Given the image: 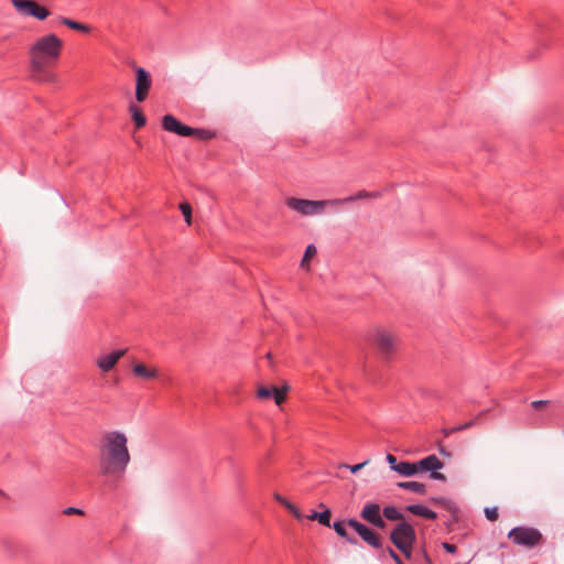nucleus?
Returning a JSON list of instances; mask_svg holds the SVG:
<instances>
[{
  "instance_id": "dca6fc26",
  "label": "nucleus",
  "mask_w": 564,
  "mask_h": 564,
  "mask_svg": "<svg viewBox=\"0 0 564 564\" xmlns=\"http://www.w3.org/2000/svg\"><path fill=\"white\" fill-rule=\"evenodd\" d=\"M378 196H379L378 192L359 191L357 194L345 197V198L330 199V204L332 205H341V204L351 203V202H355L358 199L375 198Z\"/></svg>"
},
{
  "instance_id": "20e7f679",
  "label": "nucleus",
  "mask_w": 564,
  "mask_h": 564,
  "mask_svg": "<svg viewBox=\"0 0 564 564\" xmlns=\"http://www.w3.org/2000/svg\"><path fill=\"white\" fill-rule=\"evenodd\" d=\"M415 539L413 528L406 523H399L390 533V541L409 558L411 555L412 544Z\"/></svg>"
},
{
  "instance_id": "a878e982",
  "label": "nucleus",
  "mask_w": 564,
  "mask_h": 564,
  "mask_svg": "<svg viewBox=\"0 0 564 564\" xmlns=\"http://www.w3.org/2000/svg\"><path fill=\"white\" fill-rule=\"evenodd\" d=\"M367 464V462H362L360 464H356V465H347V464H341L339 466V468H346V469H349L352 474H356L357 471H359L365 465Z\"/></svg>"
},
{
  "instance_id": "7ed1b4c3",
  "label": "nucleus",
  "mask_w": 564,
  "mask_h": 564,
  "mask_svg": "<svg viewBox=\"0 0 564 564\" xmlns=\"http://www.w3.org/2000/svg\"><path fill=\"white\" fill-rule=\"evenodd\" d=\"M162 128L165 131L173 132L181 137H194L198 140H209L215 133L207 129L192 128L182 123L172 115H165L162 118Z\"/></svg>"
},
{
  "instance_id": "4468645a",
  "label": "nucleus",
  "mask_w": 564,
  "mask_h": 564,
  "mask_svg": "<svg viewBox=\"0 0 564 564\" xmlns=\"http://www.w3.org/2000/svg\"><path fill=\"white\" fill-rule=\"evenodd\" d=\"M257 397L259 399H270L272 398L275 404L280 405L285 400V389H280L276 387H260L257 390Z\"/></svg>"
},
{
  "instance_id": "393cba45",
  "label": "nucleus",
  "mask_w": 564,
  "mask_h": 564,
  "mask_svg": "<svg viewBox=\"0 0 564 564\" xmlns=\"http://www.w3.org/2000/svg\"><path fill=\"white\" fill-rule=\"evenodd\" d=\"M317 521L321 524L325 525V527H330V511H329V509H325L324 511L318 512Z\"/></svg>"
},
{
  "instance_id": "4be33fe9",
  "label": "nucleus",
  "mask_w": 564,
  "mask_h": 564,
  "mask_svg": "<svg viewBox=\"0 0 564 564\" xmlns=\"http://www.w3.org/2000/svg\"><path fill=\"white\" fill-rule=\"evenodd\" d=\"M346 527H348V524L345 521H336L333 524L335 532L339 536L345 538L350 543H356V540L354 538L348 536Z\"/></svg>"
},
{
  "instance_id": "7c9ffc66",
  "label": "nucleus",
  "mask_w": 564,
  "mask_h": 564,
  "mask_svg": "<svg viewBox=\"0 0 564 564\" xmlns=\"http://www.w3.org/2000/svg\"><path fill=\"white\" fill-rule=\"evenodd\" d=\"M547 403H549V401L539 400V401H533L531 403V405H532V408L540 410V409H543Z\"/></svg>"
},
{
  "instance_id": "2f4dec72",
  "label": "nucleus",
  "mask_w": 564,
  "mask_h": 564,
  "mask_svg": "<svg viewBox=\"0 0 564 564\" xmlns=\"http://www.w3.org/2000/svg\"><path fill=\"white\" fill-rule=\"evenodd\" d=\"M443 547L448 552V553H455L457 551V547L454 545V544H451V543H443Z\"/></svg>"
},
{
  "instance_id": "5701e85b",
  "label": "nucleus",
  "mask_w": 564,
  "mask_h": 564,
  "mask_svg": "<svg viewBox=\"0 0 564 564\" xmlns=\"http://www.w3.org/2000/svg\"><path fill=\"white\" fill-rule=\"evenodd\" d=\"M317 253L316 247L311 243L306 247L304 256L301 261V268L308 269V261Z\"/></svg>"
},
{
  "instance_id": "a211bd4d",
  "label": "nucleus",
  "mask_w": 564,
  "mask_h": 564,
  "mask_svg": "<svg viewBox=\"0 0 564 564\" xmlns=\"http://www.w3.org/2000/svg\"><path fill=\"white\" fill-rule=\"evenodd\" d=\"M408 510L410 512H412L413 514L421 516L426 519H431V520L436 519V513L433 510H431L422 505L409 506Z\"/></svg>"
},
{
  "instance_id": "f704fd0d",
  "label": "nucleus",
  "mask_w": 564,
  "mask_h": 564,
  "mask_svg": "<svg viewBox=\"0 0 564 564\" xmlns=\"http://www.w3.org/2000/svg\"><path fill=\"white\" fill-rule=\"evenodd\" d=\"M388 513H390V510H388V506L383 507L382 510H381L382 519L383 518L388 519Z\"/></svg>"
},
{
  "instance_id": "f03ea898",
  "label": "nucleus",
  "mask_w": 564,
  "mask_h": 564,
  "mask_svg": "<svg viewBox=\"0 0 564 564\" xmlns=\"http://www.w3.org/2000/svg\"><path fill=\"white\" fill-rule=\"evenodd\" d=\"M63 50V41L55 34L39 37L30 47L31 69L34 74L44 72L57 63Z\"/></svg>"
},
{
  "instance_id": "423d86ee",
  "label": "nucleus",
  "mask_w": 564,
  "mask_h": 564,
  "mask_svg": "<svg viewBox=\"0 0 564 564\" xmlns=\"http://www.w3.org/2000/svg\"><path fill=\"white\" fill-rule=\"evenodd\" d=\"M508 538L516 544L532 547L541 542L542 534L533 528L518 527L509 532Z\"/></svg>"
},
{
  "instance_id": "9d476101",
  "label": "nucleus",
  "mask_w": 564,
  "mask_h": 564,
  "mask_svg": "<svg viewBox=\"0 0 564 564\" xmlns=\"http://www.w3.org/2000/svg\"><path fill=\"white\" fill-rule=\"evenodd\" d=\"M444 464L438 459L436 455H430L416 463L417 473L420 470L432 471L431 478L435 480H445L446 477L444 474L438 473V469H442Z\"/></svg>"
},
{
  "instance_id": "f257e3e1",
  "label": "nucleus",
  "mask_w": 564,
  "mask_h": 564,
  "mask_svg": "<svg viewBox=\"0 0 564 564\" xmlns=\"http://www.w3.org/2000/svg\"><path fill=\"white\" fill-rule=\"evenodd\" d=\"M127 436L119 431L107 432L100 445L99 466L104 476L123 475L130 463Z\"/></svg>"
},
{
  "instance_id": "c756f323",
  "label": "nucleus",
  "mask_w": 564,
  "mask_h": 564,
  "mask_svg": "<svg viewBox=\"0 0 564 564\" xmlns=\"http://www.w3.org/2000/svg\"><path fill=\"white\" fill-rule=\"evenodd\" d=\"M475 424L474 421H469L467 423H465L464 425H460V426H456V427H453L451 430L452 433L454 432H459V431H463V430H466V429H469L470 426H473Z\"/></svg>"
},
{
  "instance_id": "6e6552de",
  "label": "nucleus",
  "mask_w": 564,
  "mask_h": 564,
  "mask_svg": "<svg viewBox=\"0 0 564 564\" xmlns=\"http://www.w3.org/2000/svg\"><path fill=\"white\" fill-rule=\"evenodd\" d=\"M135 99L139 102L144 101L152 86L151 74L143 67H135Z\"/></svg>"
},
{
  "instance_id": "0eeeda50",
  "label": "nucleus",
  "mask_w": 564,
  "mask_h": 564,
  "mask_svg": "<svg viewBox=\"0 0 564 564\" xmlns=\"http://www.w3.org/2000/svg\"><path fill=\"white\" fill-rule=\"evenodd\" d=\"M15 10L23 17H33L37 20H45L50 11L33 0H11Z\"/></svg>"
},
{
  "instance_id": "c9c22d12",
  "label": "nucleus",
  "mask_w": 564,
  "mask_h": 564,
  "mask_svg": "<svg viewBox=\"0 0 564 564\" xmlns=\"http://www.w3.org/2000/svg\"><path fill=\"white\" fill-rule=\"evenodd\" d=\"M317 514H318V512L313 511V512H312V514H310L307 518H308L310 520H317Z\"/></svg>"
},
{
  "instance_id": "bb28decb",
  "label": "nucleus",
  "mask_w": 564,
  "mask_h": 564,
  "mask_svg": "<svg viewBox=\"0 0 564 564\" xmlns=\"http://www.w3.org/2000/svg\"><path fill=\"white\" fill-rule=\"evenodd\" d=\"M377 341L382 351L388 350V336L384 333L379 334Z\"/></svg>"
},
{
  "instance_id": "c85d7f7f",
  "label": "nucleus",
  "mask_w": 564,
  "mask_h": 564,
  "mask_svg": "<svg viewBox=\"0 0 564 564\" xmlns=\"http://www.w3.org/2000/svg\"><path fill=\"white\" fill-rule=\"evenodd\" d=\"M64 514H83V510L82 509H78V508H75V507H68L66 509H64L63 511Z\"/></svg>"
},
{
  "instance_id": "f3484780",
  "label": "nucleus",
  "mask_w": 564,
  "mask_h": 564,
  "mask_svg": "<svg viewBox=\"0 0 564 564\" xmlns=\"http://www.w3.org/2000/svg\"><path fill=\"white\" fill-rule=\"evenodd\" d=\"M58 22L72 30L82 32V33H89L91 31V28L88 24H84L80 22H77L75 20H72L69 18L59 17Z\"/></svg>"
},
{
  "instance_id": "72a5a7b5",
  "label": "nucleus",
  "mask_w": 564,
  "mask_h": 564,
  "mask_svg": "<svg viewBox=\"0 0 564 564\" xmlns=\"http://www.w3.org/2000/svg\"><path fill=\"white\" fill-rule=\"evenodd\" d=\"M390 557L395 561L397 564H402L400 557L390 550Z\"/></svg>"
},
{
  "instance_id": "cd10ccee",
  "label": "nucleus",
  "mask_w": 564,
  "mask_h": 564,
  "mask_svg": "<svg viewBox=\"0 0 564 564\" xmlns=\"http://www.w3.org/2000/svg\"><path fill=\"white\" fill-rule=\"evenodd\" d=\"M485 514L489 521H496L498 519V509L497 508H486Z\"/></svg>"
},
{
  "instance_id": "473e14b6",
  "label": "nucleus",
  "mask_w": 564,
  "mask_h": 564,
  "mask_svg": "<svg viewBox=\"0 0 564 564\" xmlns=\"http://www.w3.org/2000/svg\"><path fill=\"white\" fill-rule=\"evenodd\" d=\"M389 517L390 520H395L400 518L399 512L394 508H390Z\"/></svg>"
},
{
  "instance_id": "2eb2a0df",
  "label": "nucleus",
  "mask_w": 564,
  "mask_h": 564,
  "mask_svg": "<svg viewBox=\"0 0 564 564\" xmlns=\"http://www.w3.org/2000/svg\"><path fill=\"white\" fill-rule=\"evenodd\" d=\"M132 372L135 377L150 380L159 377V371L156 368H149L144 364H135L132 367Z\"/></svg>"
},
{
  "instance_id": "6ab92c4d",
  "label": "nucleus",
  "mask_w": 564,
  "mask_h": 564,
  "mask_svg": "<svg viewBox=\"0 0 564 564\" xmlns=\"http://www.w3.org/2000/svg\"><path fill=\"white\" fill-rule=\"evenodd\" d=\"M129 110L132 115V119L135 123L137 129L143 128L147 123V118L143 115V112L140 110V108L137 107L135 105H130Z\"/></svg>"
},
{
  "instance_id": "412c9836",
  "label": "nucleus",
  "mask_w": 564,
  "mask_h": 564,
  "mask_svg": "<svg viewBox=\"0 0 564 564\" xmlns=\"http://www.w3.org/2000/svg\"><path fill=\"white\" fill-rule=\"evenodd\" d=\"M274 498L278 502H280L282 506H284L296 519L300 520L302 518L301 511L295 505H293L292 502H290L288 499H285L284 497H282L279 494H275Z\"/></svg>"
},
{
  "instance_id": "aec40b11",
  "label": "nucleus",
  "mask_w": 564,
  "mask_h": 564,
  "mask_svg": "<svg viewBox=\"0 0 564 564\" xmlns=\"http://www.w3.org/2000/svg\"><path fill=\"white\" fill-rule=\"evenodd\" d=\"M397 486L399 488H403L406 490H411L415 494L423 495L425 494V485L417 481H399L397 482Z\"/></svg>"
},
{
  "instance_id": "ddd939ff",
  "label": "nucleus",
  "mask_w": 564,
  "mask_h": 564,
  "mask_svg": "<svg viewBox=\"0 0 564 564\" xmlns=\"http://www.w3.org/2000/svg\"><path fill=\"white\" fill-rule=\"evenodd\" d=\"M390 469L398 473L403 477H411L417 474L416 463L398 462V459L390 454Z\"/></svg>"
},
{
  "instance_id": "39448f33",
  "label": "nucleus",
  "mask_w": 564,
  "mask_h": 564,
  "mask_svg": "<svg viewBox=\"0 0 564 564\" xmlns=\"http://www.w3.org/2000/svg\"><path fill=\"white\" fill-rule=\"evenodd\" d=\"M285 205L303 216H312L322 214L325 210V206L332 204L330 200H311L290 197L285 200Z\"/></svg>"
},
{
  "instance_id": "1a4fd4ad",
  "label": "nucleus",
  "mask_w": 564,
  "mask_h": 564,
  "mask_svg": "<svg viewBox=\"0 0 564 564\" xmlns=\"http://www.w3.org/2000/svg\"><path fill=\"white\" fill-rule=\"evenodd\" d=\"M347 524L348 527L352 528L358 533V535L372 547L379 549L382 546L380 536L366 524L355 519H349Z\"/></svg>"
},
{
  "instance_id": "f8f14e48",
  "label": "nucleus",
  "mask_w": 564,
  "mask_h": 564,
  "mask_svg": "<svg viewBox=\"0 0 564 564\" xmlns=\"http://www.w3.org/2000/svg\"><path fill=\"white\" fill-rule=\"evenodd\" d=\"M127 352V349H118L112 352L101 356L97 359V366L102 372L110 371L118 360L123 357Z\"/></svg>"
},
{
  "instance_id": "9b49d317",
  "label": "nucleus",
  "mask_w": 564,
  "mask_h": 564,
  "mask_svg": "<svg viewBox=\"0 0 564 564\" xmlns=\"http://www.w3.org/2000/svg\"><path fill=\"white\" fill-rule=\"evenodd\" d=\"M361 518L368 523L377 527L384 528L386 523L381 516V508L378 503L368 502L364 506L361 510Z\"/></svg>"
},
{
  "instance_id": "b1692460",
  "label": "nucleus",
  "mask_w": 564,
  "mask_h": 564,
  "mask_svg": "<svg viewBox=\"0 0 564 564\" xmlns=\"http://www.w3.org/2000/svg\"><path fill=\"white\" fill-rule=\"evenodd\" d=\"M180 209L187 225H191L192 221V206L189 203L184 202L180 204Z\"/></svg>"
}]
</instances>
